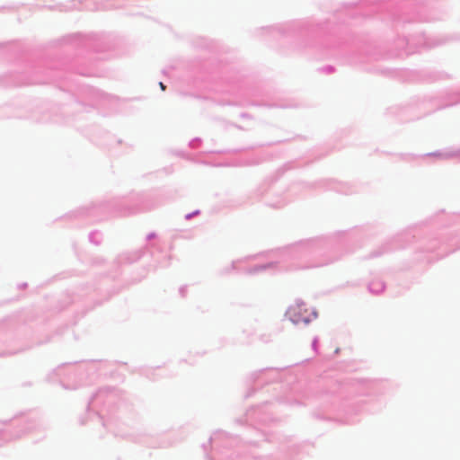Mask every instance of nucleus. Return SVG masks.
<instances>
[{"label": "nucleus", "mask_w": 460, "mask_h": 460, "mask_svg": "<svg viewBox=\"0 0 460 460\" xmlns=\"http://www.w3.org/2000/svg\"><path fill=\"white\" fill-rule=\"evenodd\" d=\"M159 85H160V88H161L163 91H164V90H165V85H164L162 82L159 84Z\"/></svg>", "instance_id": "nucleus-1"}]
</instances>
